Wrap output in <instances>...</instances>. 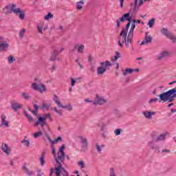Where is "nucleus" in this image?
Returning a JSON list of instances; mask_svg holds the SVG:
<instances>
[{
    "label": "nucleus",
    "instance_id": "f257e3e1",
    "mask_svg": "<svg viewBox=\"0 0 176 176\" xmlns=\"http://www.w3.org/2000/svg\"><path fill=\"white\" fill-rule=\"evenodd\" d=\"M65 144H63L58 151L57 155L56 154V148L52 146V153L54 156L55 161V167L52 168L51 175H53L54 171H56V174L59 175L60 168H61V163H64L65 160Z\"/></svg>",
    "mask_w": 176,
    "mask_h": 176
},
{
    "label": "nucleus",
    "instance_id": "f03ea898",
    "mask_svg": "<svg viewBox=\"0 0 176 176\" xmlns=\"http://www.w3.org/2000/svg\"><path fill=\"white\" fill-rule=\"evenodd\" d=\"M131 23L129 22L125 28H123L120 33L118 45L120 47H123V43H125L126 47H129L130 45L133 43V38L130 42H129V36H127V32H129V28H130ZM122 39V43L120 41Z\"/></svg>",
    "mask_w": 176,
    "mask_h": 176
},
{
    "label": "nucleus",
    "instance_id": "7ed1b4c3",
    "mask_svg": "<svg viewBox=\"0 0 176 176\" xmlns=\"http://www.w3.org/2000/svg\"><path fill=\"white\" fill-rule=\"evenodd\" d=\"M160 100L163 102H173L176 97V89H172L158 96Z\"/></svg>",
    "mask_w": 176,
    "mask_h": 176
},
{
    "label": "nucleus",
    "instance_id": "20e7f679",
    "mask_svg": "<svg viewBox=\"0 0 176 176\" xmlns=\"http://www.w3.org/2000/svg\"><path fill=\"white\" fill-rule=\"evenodd\" d=\"M6 9L11 10L14 14L19 16L20 20H24L25 19V12L22 10L21 8H16L14 4H8L6 6Z\"/></svg>",
    "mask_w": 176,
    "mask_h": 176
},
{
    "label": "nucleus",
    "instance_id": "39448f33",
    "mask_svg": "<svg viewBox=\"0 0 176 176\" xmlns=\"http://www.w3.org/2000/svg\"><path fill=\"white\" fill-rule=\"evenodd\" d=\"M32 89L39 91V93H45L46 91V85L42 83V80L38 78H34V82L32 84Z\"/></svg>",
    "mask_w": 176,
    "mask_h": 176
},
{
    "label": "nucleus",
    "instance_id": "423d86ee",
    "mask_svg": "<svg viewBox=\"0 0 176 176\" xmlns=\"http://www.w3.org/2000/svg\"><path fill=\"white\" fill-rule=\"evenodd\" d=\"M112 64L109 60L103 61L100 63V66L98 67L97 68V75L98 76H101V75H104L108 69L109 67H111Z\"/></svg>",
    "mask_w": 176,
    "mask_h": 176
},
{
    "label": "nucleus",
    "instance_id": "0eeeda50",
    "mask_svg": "<svg viewBox=\"0 0 176 176\" xmlns=\"http://www.w3.org/2000/svg\"><path fill=\"white\" fill-rule=\"evenodd\" d=\"M53 100L54 101L55 104L58 107V108H63V109H67V111H72V105L71 104H67L65 106L63 105L61 101H60V98L56 95H54Z\"/></svg>",
    "mask_w": 176,
    "mask_h": 176
},
{
    "label": "nucleus",
    "instance_id": "6e6552de",
    "mask_svg": "<svg viewBox=\"0 0 176 176\" xmlns=\"http://www.w3.org/2000/svg\"><path fill=\"white\" fill-rule=\"evenodd\" d=\"M9 43L3 36H0V52H8L9 50Z\"/></svg>",
    "mask_w": 176,
    "mask_h": 176
},
{
    "label": "nucleus",
    "instance_id": "1a4fd4ad",
    "mask_svg": "<svg viewBox=\"0 0 176 176\" xmlns=\"http://www.w3.org/2000/svg\"><path fill=\"white\" fill-rule=\"evenodd\" d=\"M135 23L141 24V21L140 20H133L131 24V29L128 34V42H131L133 36H134V30H135Z\"/></svg>",
    "mask_w": 176,
    "mask_h": 176
},
{
    "label": "nucleus",
    "instance_id": "9d476101",
    "mask_svg": "<svg viewBox=\"0 0 176 176\" xmlns=\"http://www.w3.org/2000/svg\"><path fill=\"white\" fill-rule=\"evenodd\" d=\"M161 33L162 35H164L166 36V38H168V39H170L173 43H175L176 42V35L173 34L170 32H169L167 29L163 28L161 30Z\"/></svg>",
    "mask_w": 176,
    "mask_h": 176
},
{
    "label": "nucleus",
    "instance_id": "9b49d317",
    "mask_svg": "<svg viewBox=\"0 0 176 176\" xmlns=\"http://www.w3.org/2000/svg\"><path fill=\"white\" fill-rule=\"evenodd\" d=\"M63 164H64V163H61V168H60L59 170V175L57 174V173L56 172V170H54L53 173H52V168L50 170V176H61V174L63 176H69L68 175V172H67V170H65V169L64 168H63Z\"/></svg>",
    "mask_w": 176,
    "mask_h": 176
},
{
    "label": "nucleus",
    "instance_id": "f8f14e48",
    "mask_svg": "<svg viewBox=\"0 0 176 176\" xmlns=\"http://www.w3.org/2000/svg\"><path fill=\"white\" fill-rule=\"evenodd\" d=\"M107 102V100L104 96H101L100 95H96V97L93 102L94 105H102V104H105Z\"/></svg>",
    "mask_w": 176,
    "mask_h": 176
},
{
    "label": "nucleus",
    "instance_id": "ddd939ff",
    "mask_svg": "<svg viewBox=\"0 0 176 176\" xmlns=\"http://www.w3.org/2000/svg\"><path fill=\"white\" fill-rule=\"evenodd\" d=\"M142 115L146 119L151 120V119H152V116H155V115H156V112L151 110H146L142 111Z\"/></svg>",
    "mask_w": 176,
    "mask_h": 176
},
{
    "label": "nucleus",
    "instance_id": "4468645a",
    "mask_svg": "<svg viewBox=\"0 0 176 176\" xmlns=\"http://www.w3.org/2000/svg\"><path fill=\"white\" fill-rule=\"evenodd\" d=\"M74 49L77 50L78 53L80 54H83V53H85V45L80 43L74 45Z\"/></svg>",
    "mask_w": 176,
    "mask_h": 176
},
{
    "label": "nucleus",
    "instance_id": "2eb2a0df",
    "mask_svg": "<svg viewBox=\"0 0 176 176\" xmlns=\"http://www.w3.org/2000/svg\"><path fill=\"white\" fill-rule=\"evenodd\" d=\"M58 54H60V52H58V50H54L50 58V61H60Z\"/></svg>",
    "mask_w": 176,
    "mask_h": 176
},
{
    "label": "nucleus",
    "instance_id": "dca6fc26",
    "mask_svg": "<svg viewBox=\"0 0 176 176\" xmlns=\"http://www.w3.org/2000/svg\"><path fill=\"white\" fill-rule=\"evenodd\" d=\"M133 18L130 16V13H126L122 15V16L120 19V21L121 23H124V21H129L131 23Z\"/></svg>",
    "mask_w": 176,
    "mask_h": 176
},
{
    "label": "nucleus",
    "instance_id": "f3484780",
    "mask_svg": "<svg viewBox=\"0 0 176 176\" xmlns=\"http://www.w3.org/2000/svg\"><path fill=\"white\" fill-rule=\"evenodd\" d=\"M1 151L6 153L7 156H9L12 152V148H10L7 144H3L1 146Z\"/></svg>",
    "mask_w": 176,
    "mask_h": 176
},
{
    "label": "nucleus",
    "instance_id": "a211bd4d",
    "mask_svg": "<svg viewBox=\"0 0 176 176\" xmlns=\"http://www.w3.org/2000/svg\"><path fill=\"white\" fill-rule=\"evenodd\" d=\"M80 141L82 144V151H86L87 149V139L85 136H80Z\"/></svg>",
    "mask_w": 176,
    "mask_h": 176
},
{
    "label": "nucleus",
    "instance_id": "6ab92c4d",
    "mask_svg": "<svg viewBox=\"0 0 176 176\" xmlns=\"http://www.w3.org/2000/svg\"><path fill=\"white\" fill-rule=\"evenodd\" d=\"M149 43H152V37H151V36H148V33H146L145 38L140 43V46H144Z\"/></svg>",
    "mask_w": 176,
    "mask_h": 176
},
{
    "label": "nucleus",
    "instance_id": "aec40b11",
    "mask_svg": "<svg viewBox=\"0 0 176 176\" xmlns=\"http://www.w3.org/2000/svg\"><path fill=\"white\" fill-rule=\"evenodd\" d=\"M168 56H170V52L162 51L157 55V60H163V58H166V57H168Z\"/></svg>",
    "mask_w": 176,
    "mask_h": 176
},
{
    "label": "nucleus",
    "instance_id": "412c9836",
    "mask_svg": "<svg viewBox=\"0 0 176 176\" xmlns=\"http://www.w3.org/2000/svg\"><path fill=\"white\" fill-rule=\"evenodd\" d=\"M148 146L150 148H152L153 151H155V153H160V148H159V146L153 144V142H148Z\"/></svg>",
    "mask_w": 176,
    "mask_h": 176
},
{
    "label": "nucleus",
    "instance_id": "4be33fe9",
    "mask_svg": "<svg viewBox=\"0 0 176 176\" xmlns=\"http://www.w3.org/2000/svg\"><path fill=\"white\" fill-rule=\"evenodd\" d=\"M46 157V151H43L38 160L40 162L41 166H45L46 162L45 161V158Z\"/></svg>",
    "mask_w": 176,
    "mask_h": 176
},
{
    "label": "nucleus",
    "instance_id": "5701e85b",
    "mask_svg": "<svg viewBox=\"0 0 176 176\" xmlns=\"http://www.w3.org/2000/svg\"><path fill=\"white\" fill-rule=\"evenodd\" d=\"M45 22H41L37 25V31L38 34H41V35L43 34V32L45 31Z\"/></svg>",
    "mask_w": 176,
    "mask_h": 176
},
{
    "label": "nucleus",
    "instance_id": "b1692460",
    "mask_svg": "<svg viewBox=\"0 0 176 176\" xmlns=\"http://www.w3.org/2000/svg\"><path fill=\"white\" fill-rule=\"evenodd\" d=\"M11 108L14 111H17V109H21L23 108V104L17 102L12 103Z\"/></svg>",
    "mask_w": 176,
    "mask_h": 176
},
{
    "label": "nucleus",
    "instance_id": "393cba45",
    "mask_svg": "<svg viewBox=\"0 0 176 176\" xmlns=\"http://www.w3.org/2000/svg\"><path fill=\"white\" fill-rule=\"evenodd\" d=\"M23 168L27 175H28V176L35 175V172H34L33 170H30V169H28V168H27V166L24 165Z\"/></svg>",
    "mask_w": 176,
    "mask_h": 176
},
{
    "label": "nucleus",
    "instance_id": "a878e982",
    "mask_svg": "<svg viewBox=\"0 0 176 176\" xmlns=\"http://www.w3.org/2000/svg\"><path fill=\"white\" fill-rule=\"evenodd\" d=\"M83 5H85V1L83 0L76 2V10H82V9H83Z\"/></svg>",
    "mask_w": 176,
    "mask_h": 176
},
{
    "label": "nucleus",
    "instance_id": "bb28decb",
    "mask_svg": "<svg viewBox=\"0 0 176 176\" xmlns=\"http://www.w3.org/2000/svg\"><path fill=\"white\" fill-rule=\"evenodd\" d=\"M1 126H4V127H9V122L6 120V116H1Z\"/></svg>",
    "mask_w": 176,
    "mask_h": 176
},
{
    "label": "nucleus",
    "instance_id": "cd10ccee",
    "mask_svg": "<svg viewBox=\"0 0 176 176\" xmlns=\"http://www.w3.org/2000/svg\"><path fill=\"white\" fill-rule=\"evenodd\" d=\"M28 137L25 136L24 139L21 141V144H23L26 148H30V142L28 140H27Z\"/></svg>",
    "mask_w": 176,
    "mask_h": 176
},
{
    "label": "nucleus",
    "instance_id": "c85d7f7f",
    "mask_svg": "<svg viewBox=\"0 0 176 176\" xmlns=\"http://www.w3.org/2000/svg\"><path fill=\"white\" fill-rule=\"evenodd\" d=\"M23 113H24L25 116H26V118L30 123H32V122H34V118H32V116L31 115L28 114V113H27L26 111H24Z\"/></svg>",
    "mask_w": 176,
    "mask_h": 176
},
{
    "label": "nucleus",
    "instance_id": "c756f323",
    "mask_svg": "<svg viewBox=\"0 0 176 176\" xmlns=\"http://www.w3.org/2000/svg\"><path fill=\"white\" fill-rule=\"evenodd\" d=\"M38 120L41 123V127H43V126H45V124H46V118L38 117Z\"/></svg>",
    "mask_w": 176,
    "mask_h": 176
},
{
    "label": "nucleus",
    "instance_id": "7c9ffc66",
    "mask_svg": "<svg viewBox=\"0 0 176 176\" xmlns=\"http://www.w3.org/2000/svg\"><path fill=\"white\" fill-rule=\"evenodd\" d=\"M50 108V103H43L41 109L43 111H49Z\"/></svg>",
    "mask_w": 176,
    "mask_h": 176
},
{
    "label": "nucleus",
    "instance_id": "2f4dec72",
    "mask_svg": "<svg viewBox=\"0 0 176 176\" xmlns=\"http://www.w3.org/2000/svg\"><path fill=\"white\" fill-rule=\"evenodd\" d=\"M155 21H156L155 18H153L148 21V25L149 28H153V25H155Z\"/></svg>",
    "mask_w": 176,
    "mask_h": 176
},
{
    "label": "nucleus",
    "instance_id": "473e14b6",
    "mask_svg": "<svg viewBox=\"0 0 176 176\" xmlns=\"http://www.w3.org/2000/svg\"><path fill=\"white\" fill-rule=\"evenodd\" d=\"M21 96L23 97V98H24V100H25L26 101H28L30 100L31 98V96H30L28 94H27L26 92H23L21 94Z\"/></svg>",
    "mask_w": 176,
    "mask_h": 176
},
{
    "label": "nucleus",
    "instance_id": "72a5a7b5",
    "mask_svg": "<svg viewBox=\"0 0 176 176\" xmlns=\"http://www.w3.org/2000/svg\"><path fill=\"white\" fill-rule=\"evenodd\" d=\"M7 60H8V64H13V63L16 61V58H14V56H9Z\"/></svg>",
    "mask_w": 176,
    "mask_h": 176
},
{
    "label": "nucleus",
    "instance_id": "f704fd0d",
    "mask_svg": "<svg viewBox=\"0 0 176 176\" xmlns=\"http://www.w3.org/2000/svg\"><path fill=\"white\" fill-rule=\"evenodd\" d=\"M25 31H26L25 29H21V30L19 31V38H20L21 39H23V38H24V36H25Z\"/></svg>",
    "mask_w": 176,
    "mask_h": 176
},
{
    "label": "nucleus",
    "instance_id": "c9c22d12",
    "mask_svg": "<svg viewBox=\"0 0 176 176\" xmlns=\"http://www.w3.org/2000/svg\"><path fill=\"white\" fill-rule=\"evenodd\" d=\"M78 166L80 167V168L82 169L86 167V164H85V161L81 160L78 162Z\"/></svg>",
    "mask_w": 176,
    "mask_h": 176
},
{
    "label": "nucleus",
    "instance_id": "e433bc0d",
    "mask_svg": "<svg viewBox=\"0 0 176 176\" xmlns=\"http://www.w3.org/2000/svg\"><path fill=\"white\" fill-rule=\"evenodd\" d=\"M164 140H166V133L161 134L157 138V141H164Z\"/></svg>",
    "mask_w": 176,
    "mask_h": 176
},
{
    "label": "nucleus",
    "instance_id": "4c0bfd02",
    "mask_svg": "<svg viewBox=\"0 0 176 176\" xmlns=\"http://www.w3.org/2000/svg\"><path fill=\"white\" fill-rule=\"evenodd\" d=\"M161 153L162 155H164V153L166 155H170V153H171V150H170L168 148H164V149L162 150Z\"/></svg>",
    "mask_w": 176,
    "mask_h": 176
},
{
    "label": "nucleus",
    "instance_id": "58836bf2",
    "mask_svg": "<svg viewBox=\"0 0 176 176\" xmlns=\"http://www.w3.org/2000/svg\"><path fill=\"white\" fill-rule=\"evenodd\" d=\"M96 151L99 153H101L102 151V148H104V145H99L98 144H97L96 145Z\"/></svg>",
    "mask_w": 176,
    "mask_h": 176
},
{
    "label": "nucleus",
    "instance_id": "ea45409f",
    "mask_svg": "<svg viewBox=\"0 0 176 176\" xmlns=\"http://www.w3.org/2000/svg\"><path fill=\"white\" fill-rule=\"evenodd\" d=\"M119 58H120V54L117 52H116V56L113 58H112V61L115 62Z\"/></svg>",
    "mask_w": 176,
    "mask_h": 176
},
{
    "label": "nucleus",
    "instance_id": "a19ab883",
    "mask_svg": "<svg viewBox=\"0 0 176 176\" xmlns=\"http://www.w3.org/2000/svg\"><path fill=\"white\" fill-rule=\"evenodd\" d=\"M159 101V98H151L148 101V104H155V102H157Z\"/></svg>",
    "mask_w": 176,
    "mask_h": 176
},
{
    "label": "nucleus",
    "instance_id": "79ce46f5",
    "mask_svg": "<svg viewBox=\"0 0 176 176\" xmlns=\"http://www.w3.org/2000/svg\"><path fill=\"white\" fill-rule=\"evenodd\" d=\"M135 1V6H141V5H143L144 0H140L138 3V0H134Z\"/></svg>",
    "mask_w": 176,
    "mask_h": 176
},
{
    "label": "nucleus",
    "instance_id": "37998d69",
    "mask_svg": "<svg viewBox=\"0 0 176 176\" xmlns=\"http://www.w3.org/2000/svg\"><path fill=\"white\" fill-rule=\"evenodd\" d=\"M44 19L45 20H50V19H53V14L48 12V14L44 16Z\"/></svg>",
    "mask_w": 176,
    "mask_h": 176
},
{
    "label": "nucleus",
    "instance_id": "c03bdc74",
    "mask_svg": "<svg viewBox=\"0 0 176 176\" xmlns=\"http://www.w3.org/2000/svg\"><path fill=\"white\" fill-rule=\"evenodd\" d=\"M125 70H126V72L128 74H133V72H134L135 71H136L137 72H138L140 70L138 69H126Z\"/></svg>",
    "mask_w": 176,
    "mask_h": 176
},
{
    "label": "nucleus",
    "instance_id": "a18cd8bd",
    "mask_svg": "<svg viewBox=\"0 0 176 176\" xmlns=\"http://www.w3.org/2000/svg\"><path fill=\"white\" fill-rule=\"evenodd\" d=\"M41 135H42V132L41 131H38L33 134V137L34 138H38V137H41Z\"/></svg>",
    "mask_w": 176,
    "mask_h": 176
},
{
    "label": "nucleus",
    "instance_id": "49530a36",
    "mask_svg": "<svg viewBox=\"0 0 176 176\" xmlns=\"http://www.w3.org/2000/svg\"><path fill=\"white\" fill-rule=\"evenodd\" d=\"M122 133L121 129H117L114 131L115 135H120V133Z\"/></svg>",
    "mask_w": 176,
    "mask_h": 176
},
{
    "label": "nucleus",
    "instance_id": "de8ad7c7",
    "mask_svg": "<svg viewBox=\"0 0 176 176\" xmlns=\"http://www.w3.org/2000/svg\"><path fill=\"white\" fill-rule=\"evenodd\" d=\"M45 173L41 169L37 170V176H43Z\"/></svg>",
    "mask_w": 176,
    "mask_h": 176
},
{
    "label": "nucleus",
    "instance_id": "09e8293b",
    "mask_svg": "<svg viewBox=\"0 0 176 176\" xmlns=\"http://www.w3.org/2000/svg\"><path fill=\"white\" fill-rule=\"evenodd\" d=\"M53 111H54V112L58 113V115H61V110H58L57 107H54Z\"/></svg>",
    "mask_w": 176,
    "mask_h": 176
},
{
    "label": "nucleus",
    "instance_id": "8fccbe9b",
    "mask_svg": "<svg viewBox=\"0 0 176 176\" xmlns=\"http://www.w3.org/2000/svg\"><path fill=\"white\" fill-rule=\"evenodd\" d=\"M60 141H63V138H61V137H58L56 139L54 140V142H52V144H56Z\"/></svg>",
    "mask_w": 176,
    "mask_h": 176
},
{
    "label": "nucleus",
    "instance_id": "3c124183",
    "mask_svg": "<svg viewBox=\"0 0 176 176\" xmlns=\"http://www.w3.org/2000/svg\"><path fill=\"white\" fill-rule=\"evenodd\" d=\"M44 118H45V120L47 118H49L50 120H52V114H50V113L45 114Z\"/></svg>",
    "mask_w": 176,
    "mask_h": 176
},
{
    "label": "nucleus",
    "instance_id": "603ef678",
    "mask_svg": "<svg viewBox=\"0 0 176 176\" xmlns=\"http://www.w3.org/2000/svg\"><path fill=\"white\" fill-rule=\"evenodd\" d=\"M75 83H76V81H75V80L74 78H71V85H72V87H74V86H75Z\"/></svg>",
    "mask_w": 176,
    "mask_h": 176
},
{
    "label": "nucleus",
    "instance_id": "864d4df0",
    "mask_svg": "<svg viewBox=\"0 0 176 176\" xmlns=\"http://www.w3.org/2000/svg\"><path fill=\"white\" fill-rule=\"evenodd\" d=\"M109 176H116L115 170L113 169L110 170V175Z\"/></svg>",
    "mask_w": 176,
    "mask_h": 176
},
{
    "label": "nucleus",
    "instance_id": "5fc2aeb1",
    "mask_svg": "<svg viewBox=\"0 0 176 176\" xmlns=\"http://www.w3.org/2000/svg\"><path fill=\"white\" fill-rule=\"evenodd\" d=\"M116 23L118 28H119L120 27V20L117 19L116 21Z\"/></svg>",
    "mask_w": 176,
    "mask_h": 176
},
{
    "label": "nucleus",
    "instance_id": "6e6d98bb",
    "mask_svg": "<svg viewBox=\"0 0 176 176\" xmlns=\"http://www.w3.org/2000/svg\"><path fill=\"white\" fill-rule=\"evenodd\" d=\"M120 1V8H123V3L124 2V0H119Z\"/></svg>",
    "mask_w": 176,
    "mask_h": 176
},
{
    "label": "nucleus",
    "instance_id": "4d7b16f0",
    "mask_svg": "<svg viewBox=\"0 0 176 176\" xmlns=\"http://www.w3.org/2000/svg\"><path fill=\"white\" fill-rule=\"evenodd\" d=\"M47 140L50 141V142H51L52 145H54V140H52V138H48Z\"/></svg>",
    "mask_w": 176,
    "mask_h": 176
},
{
    "label": "nucleus",
    "instance_id": "13d9d810",
    "mask_svg": "<svg viewBox=\"0 0 176 176\" xmlns=\"http://www.w3.org/2000/svg\"><path fill=\"white\" fill-rule=\"evenodd\" d=\"M10 166H14V161L13 160H11L10 161Z\"/></svg>",
    "mask_w": 176,
    "mask_h": 176
},
{
    "label": "nucleus",
    "instance_id": "bf43d9fd",
    "mask_svg": "<svg viewBox=\"0 0 176 176\" xmlns=\"http://www.w3.org/2000/svg\"><path fill=\"white\" fill-rule=\"evenodd\" d=\"M31 112H32V113H33V115H36L38 111L37 110H32Z\"/></svg>",
    "mask_w": 176,
    "mask_h": 176
},
{
    "label": "nucleus",
    "instance_id": "052dcab7",
    "mask_svg": "<svg viewBox=\"0 0 176 176\" xmlns=\"http://www.w3.org/2000/svg\"><path fill=\"white\" fill-rule=\"evenodd\" d=\"M34 111H38L39 107H38V105L34 104Z\"/></svg>",
    "mask_w": 176,
    "mask_h": 176
},
{
    "label": "nucleus",
    "instance_id": "680f3d73",
    "mask_svg": "<svg viewBox=\"0 0 176 176\" xmlns=\"http://www.w3.org/2000/svg\"><path fill=\"white\" fill-rule=\"evenodd\" d=\"M127 74H129V73H127V71L125 69V71H124L123 72H122V74L124 75V76H127Z\"/></svg>",
    "mask_w": 176,
    "mask_h": 176
},
{
    "label": "nucleus",
    "instance_id": "e2e57ef3",
    "mask_svg": "<svg viewBox=\"0 0 176 176\" xmlns=\"http://www.w3.org/2000/svg\"><path fill=\"white\" fill-rule=\"evenodd\" d=\"M85 102H93V101L90 100V99L87 98L85 100Z\"/></svg>",
    "mask_w": 176,
    "mask_h": 176
},
{
    "label": "nucleus",
    "instance_id": "0e129e2a",
    "mask_svg": "<svg viewBox=\"0 0 176 176\" xmlns=\"http://www.w3.org/2000/svg\"><path fill=\"white\" fill-rule=\"evenodd\" d=\"M58 53L60 54V53H62V52H64V47H61L60 49V50H58Z\"/></svg>",
    "mask_w": 176,
    "mask_h": 176
},
{
    "label": "nucleus",
    "instance_id": "69168bd1",
    "mask_svg": "<svg viewBox=\"0 0 176 176\" xmlns=\"http://www.w3.org/2000/svg\"><path fill=\"white\" fill-rule=\"evenodd\" d=\"M39 123H41V122H39V120H38V121L35 122L34 126H38Z\"/></svg>",
    "mask_w": 176,
    "mask_h": 176
},
{
    "label": "nucleus",
    "instance_id": "338daca9",
    "mask_svg": "<svg viewBox=\"0 0 176 176\" xmlns=\"http://www.w3.org/2000/svg\"><path fill=\"white\" fill-rule=\"evenodd\" d=\"M78 65H79L80 69H83V65H82V64H80V63H78Z\"/></svg>",
    "mask_w": 176,
    "mask_h": 176
},
{
    "label": "nucleus",
    "instance_id": "774afa93",
    "mask_svg": "<svg viewBox=\"0 0 176 176\" xmlns=\"http://www.w3.org/2000/svg\"><path fill=\"white\" fill-rule=\"evenodd\" d=\"M89 61L90 63H91V62L93 61V57L89 56Z\"/></svg>",
    "mask_w": 176,
    "mask_h": 176
}]
</instances>
